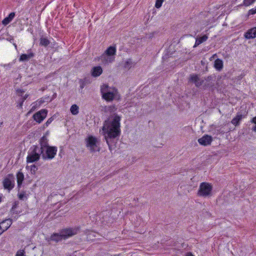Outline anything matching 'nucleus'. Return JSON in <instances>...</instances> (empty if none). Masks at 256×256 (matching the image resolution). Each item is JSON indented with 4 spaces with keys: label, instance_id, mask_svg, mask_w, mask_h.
Listing matches in <instances>:
<instances>
[{
    "label": "nucleus",
    "instance_id": "6e6552de",
    "mask_svg": "<svg viewBox=\"0 0 256 256\" xmlns=\"http://www.w3.org/2000/svg\"><path fill=\"white\" fill-rule=\"evenodd\" d=\"M41 150L42 156L44 160H52L56 156L57 152V147L49 146Z\"/></svg>",
    "mask_w": 256,
    "mask_h": 256
},
{
    "label": "nucleus",
    "instance_id": "4c0bfd02",
    "mask_svg": "<svg viewBox=\"0 0 256 256\" xmlns=\"http://www.w3.org/2000/svg\"><path fill=\"white\" fill-rule=\"evenodd\" d=\"M38 170V168L35 164H32L30 166V171L32 173L34 174L35 172Z\"/></svg>",
    "mask_w": 256,
    "mask_h": 256
},
{
    "label": "nucleus",
    "instance_id": "c85d7f7f",
    "mask_svg": "<svg viewBox=\"0 0 256 256\" xmlns=\"http://www.w3.org/2000/svg\"><path fill=\"white\" fill-rule=\"evenodd\" d=\"M16 178L17 182H23L24 180V174L22 172L19 171L16 174Z\"/></svg>",
    "mask_w": 256,
    "mask_h": 256
},
{
    "label": "nucleus",
    "instance_id": "4be33fe9",
    "mask_svg": "<svg viewBox=\"0 0 256 256\" xmlns=\"http://www.w3.org/2000/svg\"><path fill=\"white\" fill-rule=\"evenodd\" d=\"M16 16L15 12H10L7 17L5 18L2 21V24L4 26L8 24Z\"/></svg>",
    "mask_w": 256,
    "mask_h": 256
},
{
    "label": "nucleus",
    "instance_id": "20e7f679",
    "mask_svg": "<svg viewBox=\"0 0 256 256\" xmlns=\"http://www.w3.org/2000/svg\"><path fill=\"white\" fill-rule=\"evenodd\" d=\"M212 77L209 76L204 79H202L200 78L198 74H192L190 76L188 82L194 83L196 88H200L203 85V88L206 89L208 88H210L214 86L212 83L209 82L212 80Z\"/></svg>",
    "mask_w": 256,
    "mask_h": 256
},
{
    "label": "nucleus",
    "instance_id": "2f4dec72",
    "mask_svg": "<svg viewBox=\"0 0 256 256\" xmlns=\"http://www.w3.org/2000/svg\"><path fill=\"white\" fill-rule=\"evenodd\" d=\"M105 109L106 112L112 113L114 112L116 110V108L115 106H110L108 107L106 106Z\"/></svg>",
    "mask_w": 256,
    "mask_h": 256
},
{
    "label": "nucleus",
    "instance_id": "58836bf2",
    "mask_svg": "<svg viewBox=\"0 0 256 256\" xmlns=\"http://www.w3.org/2000/svg\"><path fill=\"white\" fill-rule=\"evenodd\" d=\"M131 66H132V62L130 60H127L125 62L124 65V67L125 68H130L131 67Z\"/></svg>",
    "mask_w": 256,
    "mask_h": 256
},
{
    "label": "nucleus",
    "instance_id": "ea45409f",
    "mask_svg": "<svg viewBox=\"0 0 256 256\" xmlns=\"http://www.w3.org/2000/svg\"><path fill=\"white\" fill-rule=\"evenodd\" d=\"M54 116L50 117V118H49L48 120L46 122V124L49 125L50 124L52 123V122L54 120Z\"/></svg>",
    "mask_w": 256,
    "mask_h": 256
},
{
    "label": "nucleus",
    "instance_id": "8fccbe9b",
    "mask_svg": "<svg viewBox=\"0 0 256 256\" xmlns=\"http://www.w3.org/2000/svg\"><path fill=\"white\" fill-rule=\"evenodd\" d=\"M7 40H9L10 42H12V41L14 40V38L12 36H10V38H7Z\"/></svg>",
    "mask_w": 256,
    "mask_h": 256
},
{
    "label": "nucleus",
    "instance_id": "39448f33",
    "mask_svg": "<svg viewBox=\"0 0 256 256\" xmlns=\"http://www.w3.org/2000/svg\"><path fill=\"white\" fill-rule=\"evenodd\" d=\"M42 156L41 150L38 146L34 145L30 148L28 156L26 158V162L32 163L38 161Z\"/></svg>",
    "mask_w": 256,
    "mask_h": 256
},
{
    "label": "nucleus",
    "instance_id": "c03bdc74",
    "mask_svg": "<svg viewBox=\"0 0 256 256\" xmlns=\"http://www.w3.org/2000/svg\"><path fill=\"white\" fill-rule=\"evenodd\" d=\"M16 256H24V252H23L18 251Z\"/></svg>",
    "mask_w": 256,
    "mask_h": 256
},
{
    "label": "nucleus",
    "instance_id": "f257e3e1",
    "mask_svg": "<svg viewBox=\"0 0 256 256\" xmlns=\"http://www.w3.org/2000/svg\"><path fill=\"white\" fill-rule=\"evenodd\" d=\"M120 116L114 114L104 120L102 128V133L110 152L116 148L117 140L120 135Z\"/></svg>",
    "mask_w": 256,
    "mask_h": 256
},
{
    "label": "nucleus",
    "instance_id": "b1692460",
    "mask_svg": "<svg viewBox=\"0 0 256 256\" xmlns=\"http://www.w3.org/2000/svg\"><path fill=\"white\" fill-rule=\"evenodd\" d=\"M208 38V36L206 34H204L199 38H197L196 40L194 48H196L203 42L206 41Z\"/></svg>",
    "mask_w": 256,
    "mask_h": 256
},
{
    "label": "nucleus",
    "instance_id": "f8f14e48",
    "mask_svg": "<svg viewBox=\"0 0 256 256\" xmlns=\"http://www.w3.org/2000/svg\"><path fill=\"white\" fill-rule=\"evenodd\" d=\"M248 114V112L244 111L242 112L241 111L238 112L236 114V116L232 118L231 121L232 124H233L236 126H238L240 125V121L242 118H244Z\"/></svg>",
    "mask_w": 256,
    "mask_h": 256
},
{
    "label": "nucleus",
    "instance_id": "4d7b16f0",
    "mask_svg": "<svg viewBox=\"0 0 256 256\" xmlns=\"http://www.w3.org/2000/svg\"><path fill=\"white\" fill-rule=\"evenodd\" d=\"M2 202V196L0 195V202Z\"/></svg>",
    "mask_w": 256,
    "mask_h": 256
},
{
    "label": "nucleus",
    "instance_id": "423d86ee",
    "mask_svg": "<svg viewBox=\"0 0 256 256\" xmlns=\"http://www.w3.org/2000/svg\"><path fill=\"white\" fill-rule=\"evenodd\" d=\"M212 188L213 187L211 184L202 182L200 185L197 194L198 196L204 198L210 196L212 195Z\"/></svg>",
    "mask_w": 256,
    "mask_h": 256
},
{
    "label": "nucleus",
    "instance_id": "13d9d810",
    "mask_svg": "<svg viewBox=\"0 0 256 256\" xmlns=\"http://www.w3.org/2000/svg\"><path fill=\"white\" fill-rule=\"evenodd\" d=\"M14 46L15 48H16L17 47V46L16 44H14Z\"/></svg>",
    "mask_w": 256,
    "mask_h": 256
},
{
    "label": "nucleus",
    "instance_id": "412c9836",
    "mask_svg": "<svg viewBox=\"0 0 256 256\" xmlns=\"http://www.w3.org/2000/svg\"><path fill=\"white\" fill-rule=\"evenodd\" d=\"M214 66L218 71H220L223 68L224 66L222 60L220 58L216 59L214 60Z\"/></svg>",
    "mask_w": 256,
    "mask_h": 256
},
{
    "label": "nucleus",
    "instance_id": "bf43d9fd",
    "mask_svg": "<svg viewBox=\"0 0 256 256\" xmlns=\"http://www.w3.org/2000/svg\"><path fill=\"white\" fill-rule=\"evenodd\" d=\"M60 154H62L61 152H60V154H59V155H60Z\"/></svg>",
    "mask_w": 256,
    "mask_h": 256
},
{
    "label": "nucleus",
    "instance_id": "c756f323",
    "mask_svg": "<svg viewBox=\"0 0 256 256\" xmlns=\"http://www.w3.org/2000/svg\"><path fill=\"white\" fill-rule=\"evenodd\" d=\"M18 196L20 200H24V199H27V196H26L24 191H22L21 192H18Z\"/></svg>",
    "mask_w": 256,
    "mask_h": 256
},
{
    "label": "nucleus",
    "instance_id": "9d476101",
    "mask_svg": "<svg viewBox=\"0 0 256 256\" xmlns=\"http://www.w3.org/2000/svg\"><path fill=\"white\" fill-rule=\"evenodd\" d=\"M48 113V110L46 109H42L32 116V118L38 123H41L44 120L46 117Z\"/></svg>",
    "mask_w": 256,
    "mask_h": 256
},
{
    "label": "nucleus",
    "instance_id": "bb28decb",
    "mask_svg": "<svg viewBox=\"0 0 256 256\" xmlns=\"http://www.w3.org/2000/svg\"><path fill=\"white\" fill-rule=\"evenodd\" d=\"M79 108L76 104H72L70 108L71 113L74 115H76L78 113Z\"/></svg>",
    "mask_w": 256,
    "mask_h": 256
},
{
    "label": "nucleus",
    "instance_id": "f03ea898",
    "mask_svg": "<svg viewBox=\"0 0 256 256\" xmlns=\"http://www.w3.org/2000/svg\"><path fill=\"white\" fill-rule=\"evenodd\" d=\"M80 232V226L69 227L62 228L58 232L53 233L50 238H47L48 242H58L76 235Z\"/></svg>",
    "mask_w": 256,
    "mask_h": 256
},
{
    "label": "nucleus",
    "instance_id": "7ed1b4c3",
    "mask_svg": "<svg viewBox=\"0 0 256 256\" xmlns=\"http://www.w3.org/2000/svg\"><path fill=\"white\" fill-rule=\"evenodd\" d=\"M100 92L102 98L107 102H112L114 100H118L120 96L117 88L110 87L107 84H103L100 86Z\"/></svg>",
    "mask_w": 256,
    "mask_h": 256
},
{
    "label": "nucleus",
    "instance_id": "a878e982",
    "mask_svg": "<svg viewBox=\"0 0 256 256\" xmlns=\"http://www.w3.org/2000/svg\"><path fill=\"white\" fill-rule=\"evenodd\" d=\"M84 234L87 236V239L90 240H93L94 238L96 236V233L92 230H86L84 231Z\"/></svg>",
    "mask_w": 256,
    "mask_h": 256
},
{
    "label": "nucleus",
    "instance_id": "6e6d98bb",
    "mask_svg": "<svg viewBox=\"0 0 256 256\" xmlns=\"http://www.w3.org/2000/svg\"><path fill=\"white\" fill-rule=\"evenodd\" d=\"M48 126V125H46V123H44V128H45L46 127Z\"/></svg>",
    "mask_w": 256,
    "mask_h": 256
},
{
    "label": "nucleus",
    "instance_id": "c9c22d12",
    "mask_svg": "<svg viewBox=\"0 0 256 256\" xmlns=\"http://www.w3.org/2000/svg\"><path fill=\"white\" fill-rule=\"evenodd\" d=\"M16 94L20 97L24 96L23 94L25 92L24 90L18 88L16 90Z\"/></svg>",
    "mask_w": 256,
    "mask_h": 256
},
{
    "label": "nucleus",
    "instance_id": "09e8293b",
    "mask_svg": "<svg viewBox=\"0 0 256 256\" xmlns=\"http://www.w3.org/2000/svg\"><path fill=\"white\" fill-rule=\"evenodd\" d=\"M10 212L12 214H18L20 212L16 210H14V211H12Z\"/></svg>",
    "mask_w": 256,
    "mask_h": 256
},
{
    "label": "nucleus",
    "instance_id": "603ef678",
    "mask_svg": "<svg viewBox=\"0 0 256 256\" xmlns=\"http://www.w3.org/2000/svg\"><path fill=\"white\" fill-rule=\"evenodd\" d=\"M44 102V100H40V101L38 102V106H40V105H41L42 104H43V102Z\"/></svg>",
    "mask_w": 256,
    "mask_h": 256
},
{
    "label": "nucleus",
    "instance_id": "e433bc0d",
    "mask_svg": "<svg viewBox=\"0 0 256 256\" xmlns=\"http://www.w3.org/2000/svg\"><path fill=\"white\" fill-rule=\"evenodd\" d=\"M18 201H15L13 204L10 210V212L14 211V210L18 208Z\"/></svg>",
    "mask_w": 256,
    "mask_h": 256
},
{
    "label": "nucleus",
    "instance_id": "49530a36",
    "mask_svg": "<svg viewBox=\"0 0 256 256\" xmlns=\"http://www.w3.org/2000/svg\"><path fill=\"white\" fill-rule=\"evenodd\" d=\"M12 65V63H9L8 64H4V67L11 68Z\"/></svg>",
    "mask_w": 256,
    "mask_h": 256
},
{
    "label": "nucleus",
    "instance_id": "5fc2aeb1",
    "mask_svg": "<svg viewBox=\"0 0 256 256\" xmlns=\"http://www.w3.org/2000/svg\"><path fill=\"white\" fill-rule=\"evenodd\" d=\"M250 16V14H248V12L246 16V19L248 18Z\"/></svg>",
    "mask_w": 256,
    "mask_h": 256
},
{
    "label": "nucleus",
    "instance_id": "0eeeda50",
    "mask_svg": "<svg viewBox=\"0 0 256 256\" xmlns=\"http://www.w3.org/2000/svg\"><path fill=\"white\" fill-rule=\"evenodd\" d=\"M86 146L89 148L91 152L100 151V144L96 137L92 136H89L86 139Z\"/></svg>",
    "mask_w": 256,
    "mask_h": 256
},
{
    "label": "nucleus",
    "instance_id": "79ce46f5",
    "mask_svg": "<svg viewBox=\"0 0 256 256\" xmlns=\"http://www.w3.org/2000/svg\"><path fill=\"white\" fill-rule=\"evenodd\" d=\"M70 256H83L80 252L75 251L72 252Z\"/></svg>",
    "mask_w": 256,
    "mask_h": 256
},
{
    "label": "nucleus",
    "instance_id": "a211bd4d",
    "mask_svg": "<svg viewBox=\"0 0 256 256\" xmlns=\"http://www.w3.org/2000/svg\"><path fill=\"white\" fill-rule=\"evenodd\" d=\"M102 73V68L100 66H94L90 71L91 76L96 78L100 76Z\"/></svg>",
    "mask_w": 256,
    "mask_h": 256
},
{
    "label": "nucleus",
    "instance_id": "f704fd0d",
    "mask_svg": "<svg viewBox=\"0 0 256 256\" xmlns=\"http://www.w3.org/2000/svg\"><path fill=\"white\" fill-rule=\"evenodd\" d=\"M250 122L254 124L255 125L252 128V130L254 132H256V116L254 117L250 120Z\"/></svg>",
    "mask_w": 256,
    "mask_h": 256
},
{
    "label": "nucleus",
    "instance_id": "dca6fc26",
    "mask_svg": "<svg viewBox=\"0 0 256 256\" xmlns=\"http://www.w3.org/2000/svg\"><path fill=\"white\" fill-rule=\"evenodd\" d=\"M244 37L248 40L256 38V27L252 28L246 30L244 32Z\"/></svg>",
    "mask_w": 256,
    "mask_h": 256
},
{
    "label": "nucleus",
    "instance_id": "aec40b11",
    "mask_svg": "<svg viewBox=\"0 0 256 256\" xmlns=\"http://www.w3.org/2000/svg\"><path fill=\"white\" fill-rule=\"evenodd\" d=\"M39 142L40 146V150H42L44 148H46L50 146L48 144V140L45 136H44L42 138H41Z\"/></svg>",
    "mask_w": 256,
    "mask_h": 256
},
{
    "label": "nucleus",
    "instance_id": "2eb2a0df",
    "mask_svg": "<svg viewBox=\"0 0 256 256\" xmlns=\"http://www.w3.org/2000/svg\"><path fill=\"white\" fill-rule=\"evenodd\" d=\"M161 244L164 248H170L171 247H178V242L174 240V239L170 238L168 240H162Z\"/></svg>",
    "mask_w": 256,
    "mask_h": 256
},
{
    "label": "nucleus",
    "instance_id": "f3484780",
    "mask_svg": "<svg viewBox=\"0 0 256 256\" xmlns=\"http://www.w3.org/2000/svg\"><path fill=\"white\" fill-rule=\"evenodd\" d=\"M12 220L11 218H8L3 220L0 222V224L2 226L4 229L0 232V235L2 234L4 232L6 231L12 225Z\"/></svg>",
    "mask_w": 256,
    "mask_h": 256
},
{
    "label": "nucleus",
    "instance_id": "9b49d317",
    "mask_svg": "<svg viewBox=\"0 0 256 256\" xmlns=\"http://www.w3.org/2000/svg\"><path fill=\"white\" fill-rule=\"evenodd\" d=\"M92 82V78L89 76H85L83 78H80L78 80V84H80L79 91L80 93H83L82 89L86 86L90 84Z\"/></svg>",
    "mask_w": 256,
    "mask_h": 256
},
{
    "label": "nucleus",
    "instance_id": "1a4fd4ad",
    "mask_svg": "<svg viewBox=\"0 0 256 256\" xmlns=\"http://www.w3.org/2000/svg\"><path fill=\"white\" fill-rule=\"evenodd\" d=\"M2 185L4 190L10 192L15 186V177L13 174H8L2 181Z\"/></svg>",
    "mask_w": 256,
    "mask_h": 256
},
{
    "label": "nucleus",
    "instance_id": "37998d69",
    "mask_svg": "<svg viewBox=\"0 0 256 256\" xmlns=\"http://www.w3.org/2000/svg\"><path fill=\"white\" fill-rule=\"evenodd\" d=\"M38 106V104H36L35 105L33 106H32V108L30 109V111L29 112L34 111Z\"/></svg>",
    "mask_w": 256,
    "mask_h": 256
},
{
    "label": "nucleus",
    "instance_id": "473e14b6",
    "mask_svg": "<svg viewBox=\"0 0 256 256\" xmlns=\"http://www.w3.org/2000/svg\"><path fill=\"white\" fill-rule=\"evenodd\" d=\"M158 34V32H153L148 34H146V38L148 39H152L154 36Z\"/></svg>",
    "mask_w": 256,
    "mask_h": 256
},
{
    "label": "nucleus",
    "instance_id": "5701e85b",
    "mask_svg": "<svg viewBox=\"0 0 256 256\" xmlns=\"http://www.w3.org/2000/svg\"><path fill=\"white\" fill-rule=\"evenodd\" d=\"M50 40L47 37L42 36L40 38V46L47 47L50 44Z\"/></svg>",
    "mask_w": 256,
    "mask_h": 256
},
{
    "label": "nucleus",
    "instance_id": "7c9ffc66",
    "mask_svg": "<svg viewBox=\"0 0 256 256\" xmlns=\"http://www.w3.org/2000/svg\"><path fill=\"white\" fill-rule=\"evenodd\" d=\"M28 96L29 95L28 94H26L24 96L20 98L19 100L18 104V106L20 108H22L24 102L28 98Z\"/></svg>",
    "mask_w": 256,
    "mask_h": 256
},
{
    "label": "nucleus",
    "instance_id": "393cba45",
    "mask_svg": "<svg viewBox=\"0 0 256 256\" xmlns=\"http://www.w3.org/2000/svg\"><path fill=\"white\" fill-rule=\"evenodd\" d=\"M102 60L104 63H111L114 60V57L108 56L106 54H103L102 56Z\"/></svg>",
    "mask_w": 256,
    "mask_h": 256
},
{
    "label": "nucleus",
    "instance_id": "4468645a",
    "mask_svg": "<svg viewBox=\"0 0 256 256\" xmlns=\"http://www.w3.org/2000/svg\"><path fill=\"white\" fill-rule=\"evenodd\" d=\"M27 52V54H22L20 56L19 58L20 62H27L35 56L34 53L31 48L28 50Z\"/></svg>",
    "mask_w": 256,
    "mask_h": 256
},
{
    "label": "nucleus",
    "instance_id": "cd10ccee",
    "mask_svg": "<svg viewBox=\"0 0 256 256\" xmlns=\"http://www.w3.org/2000/svg\"><path fill=\"white\" fill-rule=\"evenodd\" d=\"M256 0H244L243 3L239 5V6H248L253 4Z\"/></svg>",
    "mask_w": 256,
    "mask_h": 256
},
{
    "label": "nucleus",
    "instance_id": "864d4df0",
    "mask_svg": "<svg viewBox=\"0 0 256 256\" xmlns=\"http://www.w3.org/2000/svg\"><path fill=\"white\" fill-rule=\"evenodd\" d=\"M136 157H133V158H132V162H136Z\"/></svg>",
    "mask_w": 256,
    "mask_h": 256
},
{
    "label": "nucleus",
    "instance_id": "052dcab7",
    "mask_svg": "<svg viewBox=\"0 0 256 256\" xmlns=\"http://www.w3.org/2000/svg\"><path fill=\"white\" fill-rule=\"evenodd\" d=\"M60 154H62L61 152H60V154H59V155H60Z\"/></svg>",
    "mask_w": 256,
    "mask_h": 256
},
{
    "label": "nucleus",
    "instance_id": "ddd939ff",
    "mask_svg": "<svg viewBox=\"0 0 256 256\" xmlns=\"http://www.w3.org/2000/svg\"><path fill=\"white\" fill-rule=\"evenodd\" d=\"M213 138L211 136L208 134L204 135L201 138L198 139L200 144L203 146H209L212 142Z\"/></svg>",
    "mask_w": 256,
    "mask_h": 256
},
{
    "label": "nucleus",
    "instance_id": "de8ad7c7",
    "mask_svg": "<svg viewBox=\"0 0 256 256\" xmlns=\"http://www.w3.org/2000/svg\"><path fill=\"white\" fill-rule=\"evenodd\" d=\"M185 256H194L192 252H188L186 254Z\"/></svg>",
    "mask_w": 256,
    "mask_h": 256
},
{
    "label": "nucleus",
    "instance_id": "a18cd8bd",
    "mask_svg": "<svg viewBox=\"0 0 256 256\" xmlns=\"http://www.w3.org/2000/svg\"><path fill=\"white\" fill-rule=\"evenodd\" d=\"M22 182H17V183H18V192H20V188H21L22 186Z\"/></svg>",
    "mask_w": 256,
    "mask_h": 256
},
{
    "label": "nucleus",
    "instance_id": "a19ab883",
    "mask_svg": "<svg viewBox=\"0 0 256 256\" xmlns=\"http://www.w3.org/2000/svg\"><path fill=\"white\" fill-rule=\"evenodd\" d=\"M248 14H256V8H252L250 10L248 11Z\"/></svg>",
    "mask_w": 256,
    "mask_h": 256
},
{
    "label": "nucleus",
    "instance_id": "3c124183",
    "mask_svg": "<svg viewBox=\"0 0 256 256\" xmlns=\"http://www.w3.org/2000/svg\"><path fill=\"white\" fill-rule=\"evenodd\" d=\"M216 56H217V54H213L212 56L210 58V60H212V58H216Z\"/></svg>",
    "mask_w": 256,
    "mask_h": 256
},
{
    "label": "nucleus",
    "instance_id": "72a5a7b5",
    "mask_svg": "<svg viewBox=\"0 0 256 256\" xmlns=\"http://www.w3.org/2000/svg\"><path fill=\"white\" fill-rule=\"evenodd\" d=\"M164 0H156L155 7L157 8H160L164 2Z\"/></svg>",
    "mask_w": 256,
    "mask_h": 256
},
{
    "label": "nucleus",
    "instance_id": "6ab92c4d",
    "mask_svg": "<svg viewBox=\"0 0 256 256\" xmlns=\"http://www.w3.org/2000/svg\"><path fill=\"white\" fill-rule=\"evenodd\" d=\"M104 54H106L108 56L114 57V56L116 54V45L113 44L108 47L105 51Z\"/></svg>",
    "mask_w": 256,
    "mask_h": 256
}]
</instances>
